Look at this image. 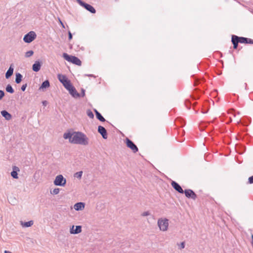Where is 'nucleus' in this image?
<instances>
[{
    "label": "nucleus",
    "mask_w": 253,
    "mask_h": 253,
    "mask_svg": "<svg viewBox=\"0 0 253 253\" xmlns=\"http://www.w3.org/2000/svg\"><path fill=\"white\" fill-rule=\"evenodd\" d=\"M73 135L71 143L83 145H87L88 144V138L84 133L75 131L73 132Z\"/></svg>",
    "instance_id": "f257e3e1"
},
{
    "label": "nucleus",
    "mask_w": 253,
    "mask_h": 253,
    "mask_svg": "<svg viewBox=\"0 0 253 253\" xmlns=\"http://www.w3.org/2000/svg\"><path fill=\"white\" fill-rule=\"evenodd\" d=\"M63 57L67 61L70 62L75 65L81 66L82 65L81 61L77 57L72 55H69L67 53H64Z\"/></svg>",
    "instance_id": "f03ea898"
},
{
    "label": "nucleus",
    "mask_w": 253,
    "mask_h": 253,
    "mask_svg": "<svg viewBox=\"0 0 253 253\" xmlns=\"http://www.w3.org/2000/svg\"><path fill=\"white\" fill-rule=\"evenodd\" d=\"M158 225L160 230L166 231L168 228L169 220L167 218H160L158 220Z\"/></svg>",
    "instance_id": "7ed1b4c3"
},
{
    "label": "nucleus",
    "mask_w": 253,
    "mask_h": 253,
    "mask_svg": "<svg viewBox=\"0 0 253 253\" xmlns=\"http://www.w3.org/2000/svg\"><path fill=\"white\" fill-rule=\"evenodd\" d=\"M58 79L66 89L69 88L72 85L70 81L65 75L59 74L58 75Z\"/></svg>",
    "instance_id": "20e7f679"
},
{
    "label": "nucleus",
    "mask_w": 253,
    "mask_h": 253,
    "mask_svg": "<svg viewBox=\"0 0 253 253\" xmlns=\"http://www.w3.org/2000/svg\"><path fill=\"white\" fill-rule=\"evenodd\" d=\"M66 183V179L61 174L56 176L54 181V184L56 186H64Z\"/></svg>",
    "instance_id": "39448f33"
},
{
    "label": "nucleus",
    "mask_w": 253,
    "mask_h": 253,
    "mask_svg": "<svg viewBox=\"0 0 253 253\" xmlns=\"http://www.w3.org/2000/svg\"><path fill=\"white\" fill-rule=\"evenodd\" d=\"M37 35L35 32L30 31L26 34L23 38V41L26 43H30L36 38Z\"/></svg>",
    "instance_id": "423d86ee"
},
{
    "label": "nucleus",
    "mask_w": 253,
    "mask_h": 253,
    "mask_svg": "<svg viewBox=\"0 0 253 253\" xmlns=\"http://www.w3.org/2000/svg\"><path fill=\"white\" fill-rule=\"evenodd\" d=\"M77 1L81 6H83L91 13H95L96 12L95 8L91 5L86 3L81 0H77Z\"/></svg>",
    "instance_id": "0eeeda50"
},
{
    "label": "nucleus",
    "mask_w": 253,
    "mask_h": 253,
    "mask_svg": "<svg viewBox=\"0 0 253 253\" xmlns=\"http://www.w3.org/2000/svg\"><path fill=\"white\" fill-rule=\"evenodd\" d=\"M126 144L134 153L138 151V149L136 145L129 139L126 138Z\"/></svg>",
    "instance_id": "6e6552de"
},
{
    "label": "nucleus",
    "mask_w": 253,
    "mask_h": 253,
    "mask_svg": "<svg viewBox=\"0 0 253 253\" xmlns=\"http://www.w3.org/2000/svg\"><path fill=\"white\" fill-rule=\"evenodd\" d=\"M185 196L188 198H191L193 200H196L197 195L195 192L191 189H186L184 191Z\"/></svg>",
    "instance_id": "1a4fd4ad"
},
{
    "label": "nucleus",
    "mask_w": 253,
    "mask_h": 253,
    "mask_svg": "<svg viewBox=\"0 0 253 253\" xmlns=\"http://www.w3.org/2000/svg\"><path fill=\"white\" fill-rule=\"evenodd\" d=\"M66 89L69 91L70 94L74 98H78L81 96V95L77 91L76 88L72 84Z\"/></svg>",
    "instance_id": "9d476101"
},
{
    "label": "nucleus",
    "mask_w": 253,
    "mask_h": 253,
    "mask_svg": "<svg viewBox=\"0 0 253 253\" xmlns=\"http://www.w3.org/2000/svg\"><path fill=\"white\" fill-rule=\"evenodd\" d=\"M171 186L172 187L177 191L179 193H183L184 191L183 190L182 188H181V186L176 182L174 181H172L171 183Z\"/></svg>",
    "instance_id": "9b49d317"
},
{
    "label": "nucleus",
    "mask_w": 253,
    "mask_h": 253,
    "mask_svg": "<svg viewBox=\"0 0 253 253\" xmlns=\"http://www.w3.org/2000/svg\"><path fill=\"white\" fill-rule=\"evenodd\" d=\"M98 131L102 135V137L104 139L107 138V131L104 127L101 126H98Z\"/></svg>",
    "instance_id": "f8f14e48"
},
{
    "label": "nucleus",
    "mask_w": 253,
    "mask_h": 253,
    "mask_svg": "<svg viewBox=\"0 0 253 253\" xmlns=\"http://www.w3.org/2000/svg\"><path fill=\"white\" fill-rule=\"evenodd\" d=\"M41 66V62L39 61H36L32 66V69L34 72H37L40 70Z\"/></svg>",
    "instance_id": "ddd939ff"
},
{
    "label": "nucleus",
    "mask_w": 253,
    "mask_h": 253,
    "mask_svg": "<svg viewBox=\"0 0 253 253\" xmlns=\"http://www.w3.org/2000/svg\"><path fill=\"white\" fill-rule=\"evenodd\" d=\"M85 204L83 202H79L75 204L74 206V209L79 211L83 210L84 208Z\"/></svg>",
    "instance_id": "4468645a"
},
{
    "label": "nucleus",
    "mask_w": 253,
    "mask_h": 253,
    "mask_svg": "<svg viewBox=\"0 0 253 253\" xmlns=\"http://www.w3.org/2000/svg\"><path fill=\"white\" fill-rule=\"evenodd\" d=\"M1 114L7 121L10 120L12 118L11 115L6 110L1 111Z\"/></svg>",
    "instance_id": "2eb2a0df"
},
{
    "label": "nucleus",
    "mask_w": 253,
    "mask_h": 253,
    "mask_svg": "<svg viewBox=\"0 0 253 253\" xmlns=\"http://www.w3.org/2000/svg\"><path fill=\"white\" fill-rule=\"evenodd\" d=\"M18 171H19V169L18 167L15 166L13 168V170L11 172V175L13 178L17 179L18 178Z\"/></svg>",
    "instance_id": "dca6fc26"
},
{
    "label": "nucleus",
    "mask_w": 253,
    "mask_h": 253,
    "mask_svg": "<svg viewBox=\"0 0 253 253\" xmlns=\"http://www.w3.org/2000/svg\"><path fill=\"white\" fill-rule=\"evenodd\" d=\"M13 70H14V69L12 67V65H11L9 67V68L8 69V70L7 71V72H6V74H5L6 79H9L12 75L13 73Z\"/></svg>",
    "instance_id": "f3484780"
},
{
    "label": "nucleus",
    "mask_w": 253,
    "mask_h": 253,
    "mask_svg": "<svg viewBox=\"0 0 253 253\" xmlns=\"http://www.w3.org/2000/svg\"><path fill=\"white\" fill-rule=\"evenodd\" d=\"M50 86L49 82L48 80H46L42 82L41 86L40 87V89H42L43 88H46Z\"/></svg>",
    "instance_id": "a211bd4d"
},
{
    "label": "nucleus",
    "mask_w": 253,
    "mask_h": 253,
    "mask_svg": "<svg viewBox=\"0 0 253 253\" xmlns=\"http://www.w3.org/2000/svg\"><path fill=\"white\" fill-rule=\"evenodd\" d=\"M73 136V133L68 132L65 133L63 135V137L64 139H69L70 142L71 143V139H72V137Z\"/></svg>",
    "instance_id": "6ab92c4d"
},
{
    "label": "nucleus",
    "mask_w": 253,
    "mask_h": 253,
    "mask_svg": "<svg viewBox=\"0 0 253 253\" xmlns=\"http://www.w3.org/2000/svg\"><path fill=\"white\" fill-rule=\"evenodd\" d=\"M34 224V221L33 220H30L28 222H21V225L23 227H29L33 225Z\"/></svg>",
    "instance_id": "aec40b11"
},
{
    "label": "nucleus",
    "mask_w": 253,
    "mask_h": 253,
    "mask_svg": "<svg viewBox=\"0 0 253 253\" xmlns=\"http://www.w3.org/2000/svg\"><path fill=\"white\" fill-rule=\"evenodd\" d=\"M74 232H71L72 234H77L82 232V226L80 225L76 226Z\"/></svg>",
    "instance_id": "412c9836"
},
{
    "label": "nucleus",
    "mask_w": 253,
    "mask_h": 253,
    "mask_svg": "<svg viewBox=\"0 0 253 253\" xmlns=\"http://www.w3.org/2000/svg\"><path fill=\"white\" fill-rule=\"evenodd\" d=\"M22 79V75L20 73H17L16 74L15 83L16 84H19L21 82Z\"/></svg>",
    "instance_id": "4be33fe9"
},
{
    "label": "nucleus",
    "mask_w": 253,
    "mask_h": 253,
    "mask_svg": "<svg viewBox=\"0 0 253 253\" xmlns=\"http://www.w3.org/2000/svg\"><path fill=\"white\" fill-rule=\"evenodd\" d=\"M6 91L10 93H13L14 92L13 88L10 84H8L5 88Z\"/></svg>",
    "instance_id": "5701e85b"
},
{
    "label": "nucleus",
    "mask_w": 253,
    "mask_h": 253,
    "mask_svg": "<svg viewBox=\"0 0 253 253\" xmlns=\"http://www.w3.org/2000/svg\"><path fill=\"white\" fill-rule=\"evenodd\" d=\"M231 41H232V43H239V37H238L237 36L233 35L232 36Z\"/></svg>",
    "instance_id": "b1692460"
},
{
    "label": "nucleus",
    "mask_w": 253,
    "mask_h": 253,
    "mask_svg": "<svg viewBox=\"0 0 253 253\" xmlns=\"http://www.w3.org/2000/svg\"><path fill=\"white\" fill-rule=\"evenodd\" d=\"M96 116L97 119H98L100 121L102 122L105 121V119L100 113H98Z\"/></svg>",
    "instance_id": "393cba45"
},
{
    "label": "nucleus",
    "mask_w": 253,
    "mask_h": 253,
    "mask_svg": "<svg viewBox=\"0 0 253 253\" xmlns=\"http://www.w3.org/2000/svg\"><path fill=\"white\" fill-rule=\"evenodd\" d=\"M83 171H79V172H76L74 175V176L75 177H77L78 178V179H80L81 178H82V175H83Z\"/></svg>",
    "instance_id": "a878e982"
},
{
    "label": "nucleus",
    "mask_w": 253,
    "mask_h": 253,
    "mask_svg": "<svg viewBox=\"0 0 253 253\" xmlns=\"http://www.w3.org/2000/svg\"><path fill=\"white\" fill-rule=\"evenodd\" d=\"M239 42L240 43H246L247 42L248 38H245V37H239Z\"/></svg>",
    "instance_id": "bb28decb"
},
{
    "label": "nucleus",
    "mask_w": 253,
    "mask_h": 253,
    "mask_svg": "<svg viewBox=\"0 0 253 253\" xmlns=\"http://www.w3.org/2000/svg\"><path fill=\"white\" fill-rule=\"evenodd\" d=\"M87 115L89 118L93 119L94 118V115L90 110H87L86 111Z\"/></svg>",
    "instance_id": "cd10ccee"
},
{
    "label": "nucleus",
    "mask_w": 253,
    "mask_h": 253,
    "mask_svg": "<svg viewBox=\"0 0 253 253\" xmlns=\"http://www.w3.org/2000/svg\"><path fill=\"white\" fill-rule=\"evenodd\" d=\"M185 242H182L180 243H177V245L178 246L180 250L184 249L185 248Z\"/></svg>",
    "instance_id": "c85d7f7f"
},
{
    "label": "nucleus",
    "mask_w": 253,
    "mask_h": 253,
    "mask_svg": "<svg viewBox=\"0 0 253 253\" xmlns=\"http://www.w3.org/2000/svg\"><path fill=\"white\" fill-rule=\"evenodd\" d=\"M60 189L59 188H56L54 189L52 191H50L51 194L56 195L59 193Z\"/></svg>",
    "instance_id": "c756f323"
},
{
    "label": "nucleus",
    "mask_w": 253,
    "mask_h": 253,
    "mask_svg": "<svg viewBox=\"0 0 253 253\" xmlns=\"http://www.w3.org/2000/svg\"><path fill=\"white\" fill-rule=\"evenodd\" d=\"M34 54V52L32 50H29L25 53V57L28 58L30 57Z\"/></svg>",
    "instance_id": "7c9ffc66"
},
{
    "label": "nucleus",
    "mask_w": 253,
    "mask_h": 253,
    "mask_svg": "<svg viewBox=\"0 0 253 253\" xmlns=\"http://www.w3.org/2000/svg\"><path fill=\"white\" fill-rule=\"evenodd\" d=\"M4 95V92L3 90H0V100H1Z\"/></svg>",
    "instance_id": "2f4dec72"
},
{
    "label": "nucleus",
    "mask_w": 253,
    "mask_h": 253,
    "mask_svg": "<svg viewBox=\"0 0 253 253\" xmlns=\"http://www.w3.org/2000/svg\"><path fill=\"white\" fill-rule=\"evenodd\" d=\"M150 214V212L148 211H144L142 214L141 215L143 216H146Z\"/></svg>",
    "instance_id": "473e14b6"
},
{
    "label": "nucleus",
    "mask_w": 253,
    "mask_h": 253,
    "mask_svg": "<svg viewBox=\"0 0 253 253\" xmlns=\"http://www.w3.org/2000/svg\"><path fill=\"white\" fill-rule=\"evenodd\" d=\"M27 86V84H25L22 85L21 87V90L23 91H24L25 90Z\"/></svg>",
    "instance_id": "72a5a7b5"
},
{
    "label": "nucleus",
    "mask_w": 253,
    "mask_h": 253,
    "mask_svg": "<svg viewBox=\"0 0 253 253\" xmlns=\"http://www.w3.org/2000/svg\"><path fill=\"white\" fill-rule=\"evenodd\" d=\"M249 183L250 184L253 183V175L249 178Z\"/></svg>",
    "instance_id": "f704fd0d"
},
{
    "label": "nucleus",
    "mask_w": 253,
    "mask_h": 253,
    "mask_svg": "<svg viewBox=\"0 0 253 253\" xmlns=\"http://www.w3.org/2000/svg\"><path fill=\"white\" fill-rule=\"evenodd\" d=\"M246 43L253 44V40L248 38L247 42Z\"/></svg>",
    "instance_id": "c9c22d12"
},
{
    "label": "nucleus",
    "mask_w": 253,
    "mask_h": 253,
    "mask_svg": "<svg viewBox=\"0 0 253 253\" xmlns=\"http://www.w3.org/2000/svg\"><path fill=\"white\" fill-rule=\"evenodd\" d=\"M69 40H71L72 39V35L70 31L68 32Z\"/></svg>",
    "instance_id": "e433bc0d"
},
{
    "label": "nucleus",
    "mask_w": 253,
    "mask_h": 253,
    "mask_svg": "<svg viewBox=\"0 0 253 253\" xmlns=\"http://www.w3.org/2000/svg\"><path fill=\"white\" fill-rule=\"evenodd\" d=\"M42 104L43 106H46L47 105L48 102H47V101L44 100V101H43L42 102Z\"/></svg>",
    "instance_id": "4c0bfd02"
},
{
    "label": "nucleus",
    "mask_w": 253,
    "mask_h": 253,
    "mask_svg": "<svg viewBox=\"0 0 253 253\" xmlns=\"http://www.w3.org/2000/svg\"><path fill=\"white\" fill-rule=\"evenodd\" d=\"M74 228H75V226L74 225H73L71 228H70V233L71 234V232H74Z\"/></svg>",
    "instance_id": "58836bf2"
},
{
    "label": "nucleus",
    "mask_w": 253,
    "mask_h": 253,
    "mask_svg": "<svg viewBox=\"0 0 253 253\" xmlns=\"http://www.w3.org/2000/svg\"><path fill=\"white\" fill-rule=\"evenodd\" d=\"M84 95H85V90L84 89H82L81 96L82 97H84Z\"/></svg>",
    "instance_id": "ea45409f"
},
{
    "label": "nucleus",
    "mask_w": 253,
    "mask_h": 253,
    "mask_svg": "<svg viewBox=\"0 0 253 253\" xmlns=\"http://www.w3.org/2000/svg\"><path fill=\"white\" fill-rule=\"evenodd\" d=\"M238 43H233V48L234 49H236L238 47Z\"/></svg>",
    "instance_id": "a19ab883"
},
{
    "label": "nucleus",
    "mask_w": 253,
    "mask_h": 253,
    "mask_svg": "<svg viewBox=\"0 0 253 253\" xmlns=\"http://www.w3.org/2000/svg\"><path fill=\"white\" fill-rule=\"evenodd\" d=\"M85 76H88V77H92L95 78V76L92 74H86V75H85Z\"/></svg>",
    "instance_id": "79ce46f5"
},
{
    "label": "nucleus",
    "mask_w": 253,
    "mask_h": 253,
    "mask_svg": "<svg viewBox=\"0 0 253 253\" xmlns=\"http://www.w3.org/2000/svg\"><path fill=\"white\" fill-rule=\"evenodd\" d=\"M230 111L231 112H230V113L232 114L234 116V117H236V114L233 112L234 110H232Z\"/></svg>",
    "instance_id": "37998d69"
},
{
    "label": "nucleus",
    "mask_w": 253,
    "mask_h": 253,
    "mask_svg": "<svg viewBox=\"0 0 253 253\" xmlns=\"http://www.w3.org/2000/svg\"><path fill=\"white\" fill-rule=\"evenodd\" d=\"M59 22H60V23H61V25L62 26V27H63V28H65V27H64V25L63 23L62 22V21H61L60 20H59Z\"/></svg>",
    "instance_id": "c03bdc74"
},
{
    "label": "nucleus",
    "mask_w": 253,
    "mask_h": 253,
    "mask_svg": "<svg viewBox=\"0 0 253 253\" xmlns=\"http://www.w3.org/2000/svg\"><path fill=\"white\" fill-rule=\"evenodd\" d=\"M94 112H95V115H97V114L98 113H99V112H98V111H97V110H96V109H94Z\"/></svg>",
    "instance_id": "a18cd8bd"
},
{
    "label": "nucleus",
    "mask_w": 253,
    "mask_h": 253,
    "mask_svg": "<svg viewBox=\"0 0 253 253\" xmlns=\"http://www.w3.org/2000/svg\"><path fill=\"white\" fill-rule=\"evenodd\" d=\"M4 253H11V252L8 251H5Z\"/></svg>",
    "instance_id": "49530a36"
},
{
    "label": "nucleus",
    "mask_w": 253,
    "mask_h": 253,
    "mask_svg": "<svg viewBox=\"0 0 253 253\" xmlns=\"http://www.w3.org/2000/svg\"><path fill=\"white\" fill-rule=\"evenodd\" d=\"M198 84V82L196 81L195 82V85H196Z\"/></svg>",
    "instance_id": "de8ad7c7"
},
{
    "label": "nucleus",
    "mask_w": 253,
    "mask_h": 253,
    "mask_svg": "<svg viewBox=\"0 0 253 253\" xmlns=\"http://www.w3.org/2000/svg\"><path fill=\"white\" fill-rule=\"evenodd\" d=\"M252 238L253 242V235H252Z\"/></svg>",
    "instance_id": "09e8293b"
},
{
    "label": "nucleus",
    "mask_w": 253,
    "mask_h": 253,
    "mask_svg": "<svg viewBox=\"0 0 253 253\" xmlns=\"http://www.w3.org/2000/svg\"><path fill=\"white\" fill-rule=\"evenodd\" d=\"M237 114H238V115H239V114H240V112H238Z\"/></svg>",
    "instance_id": "8fccbe9b"
}]
</instances>
